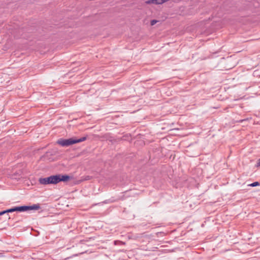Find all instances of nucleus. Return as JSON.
<instances>
[{"instance_id":"nucleus-1","label":"nucleus","mask_w":260,"mask_h":260,"mask_svg":"<svg viewBox=\"0 0 260 260\" xmlns=\"http://www.w3.org/2000/svg\"><path fill=\"white\" fill-rule=\"evenodd\" d=\"M70 177L68 175H57L51 176L49 177L40 178L39 181L41 184H56L60 181H67Z\"/></svg>"},{"instance_id":"nucleus-2","label":"nucleus","mask_w":260,"mask_h":260,"mask_svg":"<svg viewBox=\"0 0 260 260\" xmlns=\"http://www.w3.org/2000/svg\"><path fill=\"white\" fill-rule=\"evenodd\" d=\"M40 209L39 204H34L32 206H23L20 207H16L13 208L8 209L6 211L0 212V215L8 212H12L14 211L24 212L28 210H37Z\"/></svg>"},{"instance_id":"nucleus-3","label":"nucleus","mask_w":260,"mask_h":260,"mask_svg":"<svg viewBox=\"0 0 260 260\" xmlns=\"http://www.w3.org/2000/svg\"><path fill=\"white\" fill-rule=\"evenodd\" d=\"M86 140L84 137L80 139L70 138L69 139H60L57 140V143L62 146H69L70 145L83 142Z\"/></svg>"},{"instance_id":"nucleus-4","label":"nucleus","mask_w":260,"mask_h":260,"mask_svg":"<svg viewBox=\"0 0 260 260\" xmlns=\"http://www.w3.org/2000/svg\"><path fill=\"white\" fill-rule=\"evenodd\" d=\"M259 183L258 182H254L249 185V186L252 187H255L259 185Z\"/></svg>"},{"instance_id":"nucleus-5","label":"nucleus","mask_w":260,"mask_h":260,"mask_svg":"<svg viewBox=\"0 0 260 260\" xmlns=\"http://www.w3.org/2000/svg\"><path fill=\"white\" fill-rule=\"evenodd\" d=\"M157 22V21L156 20H152L151 21L150 24L151 25H154Z\"/></svg>"},{"instance_id":"nucleus-6","label":"nucleus","mask_w":260,"mask_h":260,"mask_svg":"<svg viewBox=\"0 0 260 260\" xmlns=\"http://www.w3.org/2000/svg\"><path fill=\"white\" fill-rule=\"evenodd\" d=\"M258 166L260 165V158L258 160V164H257Z\"/></svg>"}]
</instances>
